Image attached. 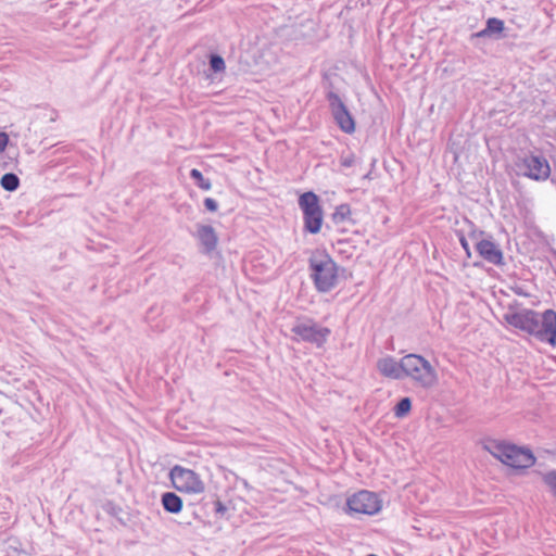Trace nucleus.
<instances>
[{"label": "nucleus", "instance_id": "1", "mask_svg": "<svg viewBox=\"0 0 556 556\" xmlns=\"http://www.w3.org/2000/svg\"><path fill=\"white\" fill-rule=\"evenodd\" d=\"M504 320L539 341L556 346V311L548 308L540 314L531 308H522L505 313Z\"/></svg>", "mask_w": 556, "mask_h": 556}, {"label": "nucleus", "instance_id": "2", "mask_svg": "<svg viewBox=\"0 0 556 556\" xmlns=\"http://www.w3.org/2000/svg\"><path fill=\"white\" fill-rule=\"evenodd\" d=\"M308 270L317 292L328 293L338 286V264L326 250H315L312 253Z\"/></svg>", "mask_w": 556, "mask_h": 556}, {"label": "nucleus", "instance_id": "3", "mask_svg": "<svg viewBox=\"0 0 556 556\" xmlns=\"http://www.w3.org/2000/svg\"><path fill=\"white\" fill-rule=\"evenodd\" d=\"M494 451L490 453L502 464L514 469H528L532 467L536 457L528 446H519L505 441H493Z\"/></svg>", "mask_w": 556, "mask_h": 556}, {"label": "nucleus", "instance_id": "4", "mask_svg": "<svg viewBox=\"0 0 556 556\" xmlns=\"http://www.w3.org/2000/svg\"><path fill=\"white\" fill-rule=\"evenodd\" d=\"M403 379L410 378L416 386L429 390L439 381L434 367L424 356L407 354L404 356Z\"/></svg>", "mask_w": 556, "mask_h": 556}, {"label": "nucleus", "instance_id": "5", "mask_svg": "<svg viewBox=\"0 0 556 556\" xmlns=\"http://www.w3.org/2000/svg\"><path fill=\"white\" fill-rule=\"evenodd\" d=\"M303 215V230L311 235L320 232L324 224V210L319 195L314 191H305L298 199Z\"/></svg>", "mask_w": 556, "mask_h": 556}, {"label": "nucleus", "instance_id": "6", "mask_svg": "<svg viewBox=\"0 0 556 556\" xmlns=\"http://www.w3.org/2000/svg\"><path fill=\"white\" fill-rule=\"evenodd\" d=\"M325 97L332 118L339 129L349 135L354 134L356 129L355 118L341 97L333 90L327 91Z\"/></svg>", "mask_w": 556, "mask_h": 556}, {"label": "nucleus", "instance_id": "7", "mask_svg": "<svg viewBox=\"0 0 556 556\" xmlns=\"http://www.w3.org/2000/svg\"><path fill=\"white\" fill-rule=\"evenodd\" d=\"M291 332L298 337V341L301 340L321 348L330 336L331 330L328 327L319 326L311 318H306L305 320H298L292 326Z\"/></svg>", "mask_w": 556, "mask_h": 556}, {"label": "nucleus", "instance_id": "8", "mask_svg": "<svg viewBox=\"0 0 556 556\" xmlns=\"http://www.w3.org/2000/svg\"><path fill=\"white\" fill-rule=\"evenodd\" d=\"M346 507L351 516L358 514L372 516L380 511L381 501L376 493L362 490L348 498Z\"/></svg>", "mask_w": 556, "mask_h": 556}, {"label": "nucleus", "instance_id": "9", "mask_svg": "<svg viewBox=\"0 0 556 556\" xmlns=\"http://www.w3.org/2000/svg\"><path fill=\"white\" fill-rule=\"evenodd\" d=\"M169 478L174 488L180 492L202 493L204 491V483L200 476L195 471L180 465H176L170 469Z\"/></svg>", "mask_w": 556, "mask_h": 556}, {"label": "nucleus", "instance_id": "10", "mask_svg": "<svg viewBox=\"0 0 556 556\" xmlns=\"http://www.w3.org/2000/svg\"><path fill=\"white\" fill-rule=\"evenodd\" d=\"M519 168H525L523 175L530 179L540 181L545 180L551 175V167L548 161L539 154L526 155L520 163L517 164Z\"/></svg>", "mask_w": 556, "mask_h": 556}, {"label": "nucleus", "instance_id": "11", "mask_svg": "<svg viewBox=\"0 0 556 556\" xmlns=\"http://www.w3.org/2000/svg\"><path fill=\"white\" fill-rule=\"evenodd\" d=\"M479 256L490 264L504 265V254L500 247L491 239H481L476 243Z\"/></svg>", "mask_w": 556, "mask_h": 556}, {"label": "nucleus", "instance_id": "12", "mask_svg": "<svg viewBox=\"0 0 556 556\" xmlns=\"http://www.w3.org/2000/svg\"><path fill=\"white\" fill-rule=\"evenodd\" d=\"M404 365V356L399 362L393 356H386L378 359L377 369L386 378L402 380Z\"/></svg>", "mask_w": 556, "mask_h": 556}, {"label": "nucleus", "instance_id": "13", "mask_svg": "<svg viewBox=\"0 0 556 556\" xmlns=\"http://www.w3.org/2000/svg\"><path fill=\"white\" fill-rule=\"evenodd\" d=\"M197 239L205 254H211L217 248L218 236L211 225H197Z\"/></svg>", "mask_w": 556, "mask_h": 556}, {"label": "nucleus", "instance_id": "14", "mask_svg": "<svg viewBox=\"0 0 556 556\" xmlns=\"http://www.w3.org/2000/svg\"><path fill=\"white\" fill-rule=\"evenodd\" d=\"M505 30V23L503 20L497 17H489L485 22V27L478 33L472 34L473 38H495L502 39L506 35L503 34Z\"/></svg>", "mask_w": 556, "mask_h": 556}, {"label": "nucleus", "instance_id": "15", "mask_svg": "<svg viewBox=\"0 0 556 556\" xmlns=\"http://www.w3.org/2000/svg\"><path fill=\"white\" fill-rule=\"evenodd\" d=\"M161 503L164 510L169 514L180 513L184 506L182 498L175 492L163 493L161 496Z\"/></svg>", "mask_w": 556, "mask_h": 556}, {"label": "nucleus", "instance_id": "16", "mask_svg": "<svg viewBox=\"0 0 556 556\" xmlns=\"http://www.w3.org/2000/svg\"><path fill=\"white\" fill-rule=\"evenodd\" d=\"M204 506H212V514L216 519H229L228 507L215 495L203 497Z\"/></svg>", "mask_w": 556, "mask_h": 556}, {"label": "nucleus", "instance_id": "17", "mask_svg": "<svg viewBox=\"0 0 556 556\" xmlns=\"http://www.w3.org/2000/svg\"><path fill=\"white\" fill-rule=\"evenodd\" d=\"M412 399L404 396L393 407V414L396 418H405L412 410Z\"/></svg>", "mask_w": 556, "mask_h": 556}, {"label": "nucleus", "instance_id": "18", "mask_svg": "<svg viewBox=\"0 0 556 556\" xmlns=\"http://www.w3.org/2000/svg\"><path fill=\"white\" fill-rule=\"evenodd\" d=\"M351 206L348 203L338 205L334 212L331 214V219L334 224H342L350 219Z\"/></svg>", "mask_w": 556, "mask_h": 556}, {"label": "nucleus", "instance_id": "19", "mask_svg": "<svg viewBox=\"0 0 556 556\" xmlns=\"http://www.w3.org/2000/svg\"><path fill=\"white\" fill-rule=\"evenodd\" d=\"M0 186L5 191H15L20 187V178L14 173H5L0 179Z\"/></svg>", "mask_w": 556, "mask_h": 556}, {"label": "nucleus", "instance_id": "20", "mask_svg": "<svg viewBox=\"0 0 556 556\" xmlns=\"http://www.w3.org/2000/svg\"><path fill=\"white\" fill-rule=\"evenodd\" d=\"M189 176L200 189L210 190L212 188L211 180L205 178L198 168H192Z\"/></svg>", "mask_w": 556, "mask_h": 556}, {"label": "nucleus", "instance_id": "21", "mask_svg": "<svg viewBox=\"0 0 556 556\" xmlns=\"http://www.w3.org/2000/svg\"><path fill=\"white\" fill-rule=\"evenodd\" d=\"M208 67L213 73H223L226 68L224 58L218 53H211L208 55Z\"/></svg>", "mask_w": 556, "mask_h": 556}, {"label": "nucleus", "instance_id": "22", "mask_svg": "<svg viewBox=\"0 0 556 556\" xmlns=\"http://www.w3.org/2000/svg\"><path fill=\"white\" fill-rule=\"evenodd\" d=\"M103 509L105 513H108L110 516L115 517L121 520V513L123 511L122 507L117 504H115L112 501H109L104 504Z\"/></svg>", "mask_w": 556, "mask_h": 556}, {"label": "nucleus", "instance_id": "23", "mask_svg": "<svg viewBox=\"0 0 556 556\" xmlns=\"http://www.w3.org/2000/svg\"><path fill=\"white\" fill-rule=\"evenodd\" d=\"M542 480L548 488L555 491L556 495V469L549 470L546 473H544L542 476Z\"/></svg>", "mask_w": 556, "mask_h": 556}, {"label": "nucleus", "instance_id": "24", "mask_svg": "<svg viewBox=\"0 0 556 556\" xmlns=\"http://www.w3.org/2000/svg\"><path fill=\"white\" fill-rule=\"evenodd\" d=\"M456 235L458 237V240H459V243H460L462 248L466 252L467 257H470L471 256L470 247H469V243H468L464 232L463 231H456Z\"/></svg>", "mask_w": 556, "mask_h": 556}, {"label": "nucleus", "instance_id": "25", "mask_svg": "<svg viewBox=\"0 0 556 556\" xmlns=\"http://www.w3.org/2000/svg\"><path fill=\"white\" fill-rule=\"evenodd\" d=\"M355 163V155L353 153H350L348 155H342L340 157V164L342 167H351Z\"/></svg>", "mask_w": 556, "mask_h": 556}, {"label": "nucleus", "instance_id": "26", "mask_svg": "<svg viewBox=\"0 0 556 556\" xmlns=\"http://www.w3.org/2000/svg\"><path fill=\"white\" fill-rule=\"evenodd\" d=\"M203 204L208 212H216L218 208V204L213 198H205Z\"/></svg>", "mask_w": 556, "mask_h": 556}, {"label": "nucleus", "instance_id": "27", "mask_svg": "<svg viewBox=\"0 0 556 556\" xmlns=\"http://www.w3.org/2000/svg\"><path fill=\"white\" fill-rule=\"evenodd\" d=\"M338 280L340 278H343V279H349V278H352V271L348 270L346 268L344 267H341L338 265Z\"/></svg>", "mask_w": 556, "mask_h": 556}, {"label": "nucleus", "instance_id": "28", "mask_svg": "<svg viewBox=\"0 0 556 556\" xmlns=\"http://www.w3.org/2000/svg\"><path fill=\"white\" fill-rule=\"evenodd\" d=\"M9 143V136L7 132H0V153L3 152Z\"/></svg>", "mask_w": 556, "mask_h": 556}, {"label": "nucleus", "instance_id": "29", "mask_svg": "<svg viewBox=\"0 0 556 556\" xmlns=\"http://www.w3.org/2000/svg\"><path fill=\"white\" fill-rule=\"evenodd\" d=\"M513 292L520 296H529V293L525 291L522 287L516 286L511 288Z\"/></svg>", "mask_w": 556, "mask_h": 556}, {"label": "nucleus", "instance_id": "30", "mask_svg": "<svg viewBox=\"0 0 556 556\" xmlns=\"http://www.w3.org/2000/svg\"><path fill=\"white\" fill-rule=\"evenodd\" d=\"M482 235H484V231H482V230H480L479 232H478L477 230H472V231L469 233V237H470L471 239H477V238H478V236H482Z\"/></svg>", "mask_w": 556, "mask_h": 556}, {"label": "nucleus", "instance_id": "31", "mask_svg": "<svg viewBox=\"0 0 556 556\" xmlns=\"http://www.w3.org/2000/svg\"><path fill=\"white\" fill-rule=\"evenodd\" d=\"M201 508L205 509L208 513H212V506H204L203 505V500L201 501Z\"/></svg>", "mask_w": 556, "mask_h": 556}, {"label": "nucleus", "instance_id": "32", "mask_svg": "<svg viewBox=\"0 0 556 556\" xmlns=\"http://www.w3.org/2000/svg\"><path fill=\"white\" fill-rule=\"evenodd\" d=\"M551 181L556 186V173L551 177Z\"/></svg>", "mask_w": 556, "mask_h": 556}, {"label": "nucleus", "instance_id": "33", "mask_svg": "<svg viewBox=\"0 0 556 556\" xmlns=\"http://www.w3.org/2000/svg\"><path fill=\"white\" fill-rule=\"evenodd\" d=\"M192 515H193L195 518L200 519V515H199V513H198L197 510H194V509H193V510H192Z\"/></svg>", "mask_w": 556, "mask_h": 556}, {"label": "nucleus", "instance_id": "34", "mask_svg": "<svg viewBox=\"0 0 556 556\" xmlns=\"http://www.w3.org/2000/svg\"><path fill=\"white\" fill-rule=\"evenodd\" d=\"M241 482H242V484H243L245 488H248V486H249V483H248V481H247L245 479H241Z\"/></svg>", "mask_w": 556, "mask_h": 556}, {"label": "nucleus", "instance_id": "35", "mask_svg": "<svg viewBox=\"0 0 556 556\" xmlns=\"http://www.w3.org/2000/svg\"><path fill=\"white\" fill-rule=\"evenodd\" d=\"M366 556H378V555H376V554H368V555H366Z\"/></svg>", "mask_w": 556, "mask_h": 556}, {"label": "nucleus", "instance_id": "36", "mask_svg": "<svg viewBox=\"0 0 556 556\" xmlns=\"http://www.w3.org/2000/svg\"><path fill=\"white\" fill-rule=\"evenodd\" d=\"M1 414H3V409H2V408H0V415H1Z\"/></svg>", "mask_w": 556, "mask_h": 556}]
</instances>
